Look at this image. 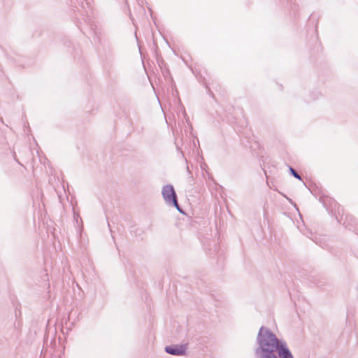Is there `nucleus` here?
Returning <instances> with one entry per match:
<instances>
[{"mask_svg": "<svg viewBox=\"0 0 358 358\" xmlns=\"http://www.w3.org/2000/svg\"><path fill=\"white\" fill-rule=\"evenodd\" d=\"M187 171H189L188 166H187Z\"/></svg>", "mask_w": 358, "mask_h": 358, "instance_id": "15", "label": "nucleus"}, {"mask_svg": "<svg viewBox=\"0 0 358 358\" xmlns=\"http://www.w3.org/2000/svg\"><path fill=\"white\" fill-rule=\"evenodd\" d=\"M263 171L265 173V176L266 177V180H267V183L268 184V178L270 177V176L268 175V172L267 170L265 169V168H263Z\"/></svg>", "mask_w": 358, "mask_h": 358, "instance_id": "8", "label": "nucleus"}, {"mask_svg": "<svg viewBox=\"0 0 358 358\" xmlns=\"http://www.w3.org/2000/svg\"><path fill=\"white\" fill-rule=\"evenodd\" d=\"M287 166L288 168L289 173L291 175V170H292L291 165L287 164Z\"/></svg>", "mask_w": 358, "mask_h": 358, "instance_id": "11", "label": "nucleus"}, {"mask_svg": "<svg viewBox=\"0 0 358 358\" xmlns=\"http://www.w3.org/2000/svg\"><path fill=\"white\" fill-rule=\"evenodd\" d=\"M178 102H179L180 103H180V99H178ZM180 105H182V104H180ZM181 107L182 108V110H183V113H184V115H185V116H187V114H186V112H185V108H184V106H181Z\"/></svg>", "mask_w": 358, "mask_h": 358, "instance_id": "10", "label": "nucleus"}, {"mask_svg": "<svg viewBox=\"0 0 358 358\" xmlns=\"http://www.w3.org/2000/svg\"><path fill=\"white\" fill-rule=\"evenodd\" d=\"M76 18L78 19V20H80V18L78 17L77 15H76Z\"/></svg>", "mask_w": 358, "mask_h": 358, "instance_id": "13", "label": "nucleus"}, {"mask_svg": "<svg viewBox=\"0 0 358 358\" xmlns=\"http://www.w3.org/2000/svg\"><path fill=\"white\" fill-rule=\"evenodd\" d=\"M292 206L296 208V210L297 211V213L299 214V217L301 219V222L297 220V222H296V227H297V229L299 230L302 231H303L302 227L303 226V220L301 218V215L300 214L299 208H297L296 205L295 203H294L293 202H292Z\"/></svg>", "mask_w": 358, "mask_h": 358, "instance_id": "5", "label": "nucleus"}, {"mask_svg": "<svg viewBox=\"0 0 358 358\" xmlns=\"http://www.w3.org/2000/svg\"><path fill=\"white\" fill-rule=\"evenodd\" d=\"M256 358H291V350L287 343L277 337L269 328L262 326L256 338Z\"/></svg>", "mask_w": 358, "mask_h": 358, "instance_id": "1", "label": "nucleus"}, {"mask_svg": "<svg viewBox=\"0 0 358 358\" xmlns=\"http://www.w3.org/2000/svg\"><path fill=\"white\" fill-rule=\"evenodd\" d=\"M282 214L289 218H291V213L288 211H283Z\"/></svg>", "mask_w": 358, "mask_h": 358, "instance_id": "9", "label": "nucleus"}, {"mask_svg": "<svg viewBox=\"0 0 358 358\" xmlns=\"http://www.w3.org/2000/svg\"><path fill=\"white\" fill-rule=\"evenodd\" d=\"M175 145H176V149L178 152H180L182 157L184 158L185 161L186 163H187V159L185 157V155H184V153L182 151V150L180 149V147L179 145V143L177 142V140L175 141Z\"/></svg>", "mask_w": 358, "mask_h": 358, "instance_id": "6", "label": "nucleus"}, {"mask_svg": "<svg viewBox=\"0 0 358 358\" xmlns=\"http://www.w3.org/2000/svg\"><path fill=\"white\" fill-rule=\"evenodd\" d=\"M162 194L165 203L169 206L175 207L181 214H185L182 207L178 204L177 194L173 185L171 184L164 185L162 190Z\"/></svg>", "mask_w": 358, "mask_h": 358, "instance_id": "3", "label": "nucleus"}, {"mask_svg": "<svg viewBox=\"0 0 358 358\" xmlns=\"http://www.w3.org/2000/svg\"><path fill=\"white\" fill-rule=\"evenodd\" d=\"M187 344L170 345L164 348L166 353L175 356H184L187 354Z\"/></svg>", "mask_w": 358, "mask_h": 358, "instance_id": "4", "label": "nucleus"}, {"mask_svg": "<svg viewBox=\"0 0 358 358\" xmlns=\"http://www.w3.org/2000/svg\"><path fill=\"white\" fill-rule=\"evenodd\" d=\"M73 7L77 9L78 13L82 17L83 20L90 26V29L94 33V38L99 43H101L99 38L100 29L98 26L94 24L92 17L91 4L87 0H69Z\"/></svg>", "mask_w": 358, "mask_h": 358, "instance_id": "2", "label": "nucleus"}, {"mask_svg": "<svg viewBox=\"0 0 358 358\" xmlns=\"http://www.w3.org/2000/svg\"><path fill=\"white\" fill-rule=\"evenodd\" d=\"M292 176L297 178L298 180H301L302 181V179L300 176V175L298 173V172L294 170V169H292Z\"/></svg>", "mask_w": 358, "mask_h": 358, "instance_id": "7", "label": "nucleus"}, {"mask_svg": "<svg viewBox=\"0 0 358 358\" xmlns=\"http://www.w3.org/2000/svg\"><path fill=\"white\" fill-rule=\"evenodd\" d=\"M293 358V357H292Z\"/></svg>", "mask_w": 358, "mask_h": 358, "instance_id": "16", "label": "nucleus"}, {"mask_svg": "<svg viewBox=\"0 0 358 358\" xmlns=\"http://www.w3.org/2000/svg\"><path fill=\"white\" fill-rule=\"evenodd\" d=\"M176 93L177 95L178 94V92L177 90H176Z\"/></svg>", "mask_w": 358, "mask_h": 358, "instance_id": "14", "label": "nucleus"}, {"mask_svg": "<svg viewBox=\"0 0 358 358\" xmlns=\"http://www.w3.org/2000/svg\"><path fill=\"white\" fill-rule=\"evenodd\" d=\"M283 196L286 198V199H287V201H289V202H290V203H291V199H289V197H287V196H285V195H284V194H283Z\"/></svg>", "mask_w": 358, "mask_h": 358, "instance_id": "12", "label": "nucleus"}]
</instances>
